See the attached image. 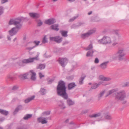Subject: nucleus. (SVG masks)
Wrapping results in <instances>:
<instances>
[{
    "mask_svg": "<svg viewBox=\"0 0 129 129\" xmlns=\"http://www.w3.org/2000/svg\"><path fill=\"white\" fill-rule=\"evenodd\" d=\"M56 91L57 94L61 96L64 99L67 100V103L69 106L73 105L74 102L70 99H68V94L66 91L65 83L62 80H60L58 82L57 87Z\"/></svg>",
    "mask_w": 129,
    "mask_h": 129,
    "instance_id": "obj_1",
    "label": "nucleus"
},
{
    "mask_svg": "<svg viewBox=\"0 0 129 129\" xmlns=\"http://www.w3.org/2000/svg\"><path fill=\"white\" fill-rule=\"evenodd\" d=\"M38 56L39 55H38L36 57L29 58L28 59H23L21 61H20L18 62L17 64L19 66H23V63L27 64L28 63H31L33 62L34 60H38Z\"/></svg>",
    "mask_w": 129,
    "mask_h": 129,
    "instance_id": "obj_2",
    "label": "nucleus"
},
{
    "mask_svg": "<svg viewBox=\"0 0 129 129\" xmlns=\"http://www.w3.org/2000/svg\"><path fill=\"white\" fill-rule=\"evenodd\" d=\"M127 46V45L124 43H122L121 44V60H126L125 56L126 54L125 50Z\"/></svg>",
    "mask_w": 129,
    "mask_h": 129,
    "instance_id": "obj_3",
    "label": "nucleus"
},
{
    "mask_svg": "<svg viewBox=\"0 0 129 129\" xmlns=\"http://www.w3.org/2000/svg\"><path fill=\"white\" fill-rule=\"evenodd\" d=\"M104 118H103V117H101L98 119L97 121H104L105 119L108 120H111L112 119L111 115L108 111L105 113L104 114Z\"/></svg>",
    "mask_w": 129,
    "mask_h": 129,
    "instance_id": "obj_4",
    "label": "nucleus"
},
{
    "mask_svg": "<svg viewBox=\"0 0 129 129\" xmlns=\"http://www.w3.org/2000/svg\"><path fill=\"white\" fill-rule=\"evenodd\" d=\"M22 18H16V22L15 23L14 25L15 27H14L15 28L18 30H19L21 28L22 26V24L21 23L22 19Z\"/></svg>",
    "mask_w": 129,
    "mask_h": 129,
    "instance_id": "obj_5",
    "label": "nucleus"
},
{
    "mask_svg": "<svg viewBox=\"0 0 129 129\" xmlns=\"http://www.w3.org/2000/svg\"><path fill=\"white\" fill-rule=\"evenodd\" d=\"M98 42L100 43L105 44L110 43L111 40L109 37L104 36L102 39L99 40Z\"/></svg>",
    "mask_w": 129,
    "mask_h": 129,
    "instance_id": "obj_6",
    "label": "nucleus"
},
{
    "mask_svg": "<svg viewBox=\"0 0 129 129\" xmlns=\"http://www.w3.org/2000/svg\"><path fill=\"white\" fill-rule=\"evenodd\" d=\"M96 30L95 28H94L89 30L86 33L82 34L81 36V37L82 38L85 39L86 38L88 37L92 34L95 33L96 31Z\"/></svg>",
    "mask_w": 129,
    "mask_h": 129,
    "instance_id": "obj_7",
    "label": "nucleus"
},
{
    "mask_svg": "<svg viewBox=\"0 0 129 129\" xmlns=\"http://www.w3.org/2000/svg\"><path fill=\"white\" fill-rule=\"evenodd\" d=\"M58 61L60 65L63 67L65 66V63H67L68 60L66 58H59Z\"/></svg>",
    "mask_w": 129,
    "mask_h": 129,
    "instance_id": "obj_8",
    "label": "nucleus"
},
{
    "mask_svg": "<svg viewBox=\"0 0 129 129\" xmlns=\"http://www.w3.org/2000/svg\"><path fill=\"white\" fill-rule=\"evenodd\" d=\"M112 58L114 60L118 59V60H120L121 59V50H119L115 54L113 55Z\"/></svg>",
    "mask_w": 129,
    "mask_h": 129,
    "instance_id": "obj_9",
    "label": "nucleus"
},
{
    "mask_svg": "<svg viewBox=\"0 0 129 129\" xmlns=\"http://www.w3.org/2000/svg\"><path fill=\"white\" fill-rule=\"evenodd\" d=\"M126 94L125 91L124 90H121V103L123 104L126 102Z\"/></svg>",
    "mask_w": 129,
    "mask_h": 129,
    "instance_id": "obj_10",
    "label": "nucleus"
},
{
    "mask_svg": "<svg viewBox=\"0 0 129 129\" xmlns=\"http://www.w3.org/2000/svg\"><path fill=\"white\" fill-rule=\"evenodd\" d=\"M56 20L54 18H51L46 20L45 21V23L48 25H51L55 23Z\"/></svg>",
    "mask_w": 129,
    "mask_h": 129,
    "instance_id": "obj_11",
    "label": "nucleus"
},
{
    "mask_svg": "<svg viewBox=\"0 0 129 129\" xmlns=\"http://www.w3.org/2000/svg\"><path fill=\"white\" fill-rule=\"evenodd\" d=\"M48 119V117H40L37 119L39 123H41L42 124H45L47 122V120Z\"/></svg>",
    "mask_w": 129,
    "mask_h": 129,
    "instance_id": "obj_12",
    "label": "nucleus"
},
{
    "mask_svg": "<svg viewBox=\"0 0 129 129\" xmlns=\"http://www.w3.org/2000/svg\"><path fill=\"white\" fill-rule=\"evenodd\" d=\"M18 31L15 28L13 27L9 31V34L11 36H13L15 35Z\"/></svg>",
    "mask_w": 129,
    "mask_h": 129,
    "instance_id": "obj_13",
    "label": "nucleus"
},
{
    "mask_svg": "<svg viewBox=\"0 0 129 129\" xmlns=\"http://www.w3.org/2000/svg\"><path fill=\"white\" fill-rule=\"evenodd\" d=\"M29 73L31 75V79L33 81H35L36 79V73L33 70H30L29 71Z\"/></svg>",
    "mask_w": 129,
    "mask_h": 129,
    "instance_id": "obj_14",
    "label": "nucleus"
},
{
    "mask_svg": "<svg viewBox=\"0 0 129 129\" xmlns=\"http://www.w3.org/2000/svg\"><path fill=\"white\" fill-rule=\"evenodd\" d=\"M29 14L31 17L34 19L38 18L40 16L39 14L36 13H30Z\"/></svg>",
    "mask_w": 129,
    "mask_h": 129,
    "instance_id": "obj_15",
    "label": "nucleus"
},
{
    "mask_svg": "<svg viewBox=\"0 0 129 129\" xmlns=\"http://www.w3.org/2000/svg\"><path fill=\"white\" fill-rule=\"evenodd\" d=\"M106 91L104 90L101 91L97 95V99L98 101L101 100L102 97L103 96Z\"/></svg>",
    "mask_w": 129,
    "mask_h": 129,
    "instance_id": "obj_16",
    "label": "nucleus"
},
{
    "mask_svg": "<svg viewBox=\"0 0 129 129\" xmlns=\"http://www.w3.org/2000/svg\"><path fill=\"white\" fill-rule=\"evenodd\" d=\"M99 79L102 81H108L111 80V78L104 77L103 75H101L99 77Z\"/></svg>",
    "mask_w": 129,
    "mask_h": 129,
    "instance_id": "obj_17",
    "label": "nucleus"
},
{
    "mask_svg": "<svg viewBox=\"0 0 129 129\" xmlns=\"http://www.w3.org/2000/svg\"><path fill=\"white\" fill-rule=\"evenodd\" d=\"M115 97L116 100H121V91L116 92L115 94Z\"/></svg>",
    "mask_w": 129,
    "mask_h": 129,
    "instance_id": "obj_18",
    "label": "nucleus"
},
{
    "mask_svg": "<svg viewBox=\"0 0 129 129\" xmlns=\"http://www.w3.org/2000/svg\"><path fill=\"white\" fill-rule=\"evenodd\" d=\"M118 91V88H115L112 89L111 90H109L108 93L107 95L105 96L106 97H107L109 95L113 94L114 92H117Z\"/></svg>",
    "mask_w": 129,
    "mask_h": 129,
    "instance_id": "obj_19",
    "label": "nucleus"
},
{
    "mask_svg": "<svg viewBox=\"0 0 129 129\" xmlns=\"http://www.w3.org/2000/svg\"><path fill=\"white\" fill-rule=\"evenodd\" d=\"M58 27V24H53L50 26V27L51 28V29L52 30H54L55 31H58L59 30V28H57Z\"/></svg>",
    "mask_w": 129,
    "mask_h": 129,
    "instance_id": "obj_20",
    "label": "nucleus"
},
{
    "mask_svg": "<svg viewBox=\"0 0 129 129\" xmlns=\"http://www.w3.org/2000/svg\"><path fill=\"white\" fill-rule=\"evenodd\" d=\"M108 63V61L104 62L100 64V67L101 69H104L106 68L107 64Z\"/></svg>",
    "mask_w": 129,
    "mask_h": 129,
    "instance_id": "obj_21",
    "label": "nucleus"
},
{
    "mask_svg": "<svg viewBox=\"0 0 129 129\" xmlns=\"http://www.w3.org/2000/svg\"><path fill=\"white\" fill-rule=\"evenodd\" d=\"M22 109V107L21 105H19L17 106L15 109L13 113V114L15 115L20 110Z\"/></svg>",
    "mask_w": 129,
    "mask_h": 129,
    "instance_id": "obj_22",
    "label": "nucleus"
},
{
    "mask_svg": "<svg viewBox=\"0 0 129 129\" xmlns=\"http://www.w3.org/2000/svg\"><path fill=\"white\" fill-rule=\"evenodd\" d=\"M76 86L75 83L72 82L69 84L68 85V89L69 90L71 89Z\"/></svg>",
    "mask_w": 129,
    "mask_h": 129,
    "instance_id": "obj_23",
    "label": "nucleus"
},
{
    "mask_svg": "<svg viewBox=\"0 0 129 129\" xmlns=\"http://www.w3.org/2000/svg\"><path fill=\"white\" fill-rule=\"evenodd\" d=\"M129 86V82H127L123 80L121 83V87L124 88Z\"/></svg>",
    "mask_w": 129,
    "mask_h": 129,
    "instance_id": "obj_24",
    "label": "nucleus"
},
{
    "mask_svg": "<svg viewBox=\"0 0 129 129\" xmlns=\"http://www.w3.org/2000/svg\"><path fill=\"white\" fill-rule=\"evenodd\" d=\"M86 76L85 74H82L79 80V84L80 85H81L83 84V81L86 77Z\"/></svg>",
    "mask_w": 129,
    "mask_h": 129,
    "instance_id": "obj_25",
    "label": "nucleus"
},
{
    "mask_svg": "<svg viewBox=\"0 0 129 129\" xmlns=\"http://www.w3.org/2000/svg\"><path fill=\"white\" fill-rule=\"evenodd\" d=\"M102 113H101L99 112L95 114L90 115L89 116L91 118H96L100 117Z\"/></svg>",
    "mask_w": 129,
    "mask_h": 129,
    "instance_id": "obj_26",
    "label": "nucleus"
},
{
    "mask_svg": "<svg viewBox=\"0 0 129 129\" xmlns=\"http://www.w3.org/2000/svg\"><path fill=\"white\" fill-rule=\"evenodd\" d=\"M35 97V95H33L30 97L26 99H25L24 101V102L25 103H27L29 102H30V101H32L34 99Z\"/></svg>",
    "mask_w": 129,
    "mask_h": 129,
    "instance_id": "obj_27",
    "label": "nucleus"
},
{
    "mask_svg": "<svg viewBox=\"0 0 129 129\" xmlns=\"http://www.w3.org/2000/svg\"><path fill=\"white\" fill-rule=\"evenodd\" d=\"M32 116V114H27L23 117V119L24 120H27L31 118Z\"/></svg>",
    "mask_w": 129,
    "mask_h": 129,
    "instance_id": "obj_28",
    "label": "nucleus"
},
{
    "mask_svg": "<svg viewBox=\"0 0 129 129\" xmlns=\"http://www.w3.org/2000/svg\"><path fill=\"white\" fill-rule=\"evenodd\" d=\"M0 113L5 116H7L9 114V112L8 111L0 109Z\"/></svg>",
    "mask_w": 129,
    "mask_h": 129,
    "instance_id": "obj_29",
    "label": "nucleus"
},
{
    "mask_svg": "<svg viewBox=\"0 0 129 129\" xmlns=\"http://www.w3.org/2000/svg\"><path fill=\"white\" fill-rule=\"evenodd\" d=\"M94 51L93 50H90L88 51L87 53L86 56L87 57L90 56L92 57L93 56V53Z\"/></svg>",
    "mask_w": 129,
    "mask_h": 129,
    "instance_id": "obj_30",
    "label": "nucleus"
},
{
    "mask_svg": "<svg viewBox=\"0 0 129 129\" xmlns=\"http://www.w3.org/2000/svg\"><path fill=\"white\" fill-rule=\"evenodd\" d=\"M56 37L55 42L58 43H61L62 41V37L60 38L59 36H56Z\"/></svg>",
    "mask_w": 129,
    "mask_h": 129,
    "instance_id": "obj_31",
    "label": "nucleus"
},
{
    "mask_svg": "<svg viewBox=\"0 0 129 129\" xmlns=\"http://www.w3.org/2000/svg\"><path fill=\"white\" fill-rule=\"evenodd\" d=\"M28 75V73H25L24 74H21L19 77L20 78L22 79H27V76Z\"/></svg>",
    "mask_w": 129,
    "mask_h": 129,
    "instance_id": "obj_32",
    "label": "nucleus"
},
{
    "mask_svg": "<svg viewBox=\"0 0 129 129\" xmlns=\"http://www.w3.org/2000/svg\"><path fill=\"white\" fill-rule=\"evenodd\" d=\"M60 32L62 36L66 37L68 36V35L67 34L68 33V31L62 30L60 31Z\"/></svg>",
    "mask_w": 129,
    "mask_h": 129,
    "instance_id": "obj_33",
    "label": "nucleus"
},
{
    "mask_svg": "<svg viewBox=\"0 0 129 129\" xmlns=\"http://www.w3.org/2000/svg\"><path fill=\"white\" fill-rule=\"evenodd\" d=\"M45 67V64H40L39 65L37 66V69H40L41 70L44 69Z\"/></svg>",
    "mask_w": 129,
    "mask_h": 129,
    "instance_id": "obj_34",
    "label": "nucleus"
},
{
    "mask_svg": "<svg viewBox=\"0 0 129 129\" xmlns=\"http://www.w3.org/2000/svg\"><path fill=\"white\" fill-rule=\"evenodd\" d=\"M16 18L15 19H11L9 20L8 22V24L9 25H11L15 24V23L16 22Z\"/></svg>",
    "mask_w": 129,
    "mask_h": 129,
    "instance_id": "obj_35",
    "label": "nucleus"
},
{
    "mask_svg": "<svg viewBox=\"0 0 129 129\" xmlns=\"http://www.w3.org/2000/svg\"><path fill=\"white\" fill-rule=\"evenodd\" d=\"M46 89L44 88H41L39 92L42 95H43L45 94L46 93Z\"/></svg>",
    "mask_w": 129,
    "mask_h": 129,
    "instance_id": "obj_36",
    "label": "nucleus"
},
{
    "mask_svg": "<svg viewBox=\"0 0 129 129\" xmlns=\"http://www.w3.org/2000/svg\"><path fill=\"white\" fill-rule=\"evenodd\" d=\"M59 105L61 107V109H63L65 108L64 105V104L61 101H60L59 102Z\"/></svg>",
    "mask_w": 129,
    "mask_h": 129,
    "instance_id": "obj_37",
    "label": "nucleus"
},
{
    "mask_svg": "<svg viewBox=\"0 0 129 129\" xmlns=\"http://www.w3.org/2000/svg\"><path fill=\"white\" fill-rule=\"evenodd\" d=\"M92 48L93 46L92 44L91 43L87 47L85 48V49L87 51L90 50H91V49Z\"/></svg>",
    "mask_w": 129,
    "mask_h": 129,
    "instance_id": "obj_38",
    "label": "nucleus"
},
{
    "mask_svg": "<svg viewBox=\"0 0 129 129\" xmlns=\"http://www.w3.org/2000/svg\"><path fill=\"white\" fill-rule=\"evenodd\" d=\"M82 24V23H79L78 25H76L75 24H74L72 25L71 28H76L80 26Z\"/></svg>",
    "mask_w": 129,
    "mask_h": 129,
    "instance_id": "obj_39",
    "label": "nucleus"
},
{
    "mask_svg": "<svg viewBox=\"0 0 129 129\" xmlns=\"http://www.w3.org/2000/svg\"><path fill=\"white\" fill-rule=\"evenodd\" d=\"M50 113V111H46L43 112L42 114V116L47 115H49Z\"/></svg>",
    "mask_w": 129,
    "mask_h": 129,
    "instance_id": "obj_40",
    "label": "nucleus"
},
{
    "mask_svg": "<svg viewBox=\"0 0 129 129\" xmlns=\"http://www.w3.org/2000/svg\"><path fill=\"white\" fill-rule=\"evenodd\" d=\"M36 21L37 23V26H40L43 24V22L40 20H37Z\"/></svg>",
    "mask_w": 129,
    "mask_h": 129,
    "instance_id": "obj_41",
    "label": "nucleus"
},
{
    "mask_svg": "<svg viewBox=\"0 0 129 129\" xmlns=\"http://www.w3.org/2000/svg\"><path fill=\"white\" fill-rule=\"evenodd\" d=\"M98 87L97 85V83H95L92 84L91 86V88L92 89H95Z\"/></svg>",
    "mask_w": 129,
    "mask_h": 129,
    "instance_id": "obj_42",
    "label": "nucleus"
},
{
    "mask_svg": "<svg viewBox=\"0 0 129 129\" xmlns=\"http://www.w3.org/2000/svg\"><path fill=\"white\" fill-rule=\"evenodd\" d=\"M17 129H27V128L25 125H22L17 127Z\"/></svg>",
    "mask_w": 129,
    "mask_h": 129,
    "instance_id": "obj_43",
    "label": "nucleus"
},
{
    "mask_svg": "<svg viewBox=\"0 0 129 129\" xmlns=\"http://www.w3.org/2000/svg\"><path fill=\"white\" fill-rule=\"evenodd\" d=\"M78 17V15H77V16H74L72 17V18L70 19L69 21L70 22H72L73 21L75 20Z\"/></svg>",
    "mask_w": 129,
    "mask_h": 129,
    "instance_id": "obj_44",
    "label": "nucleus"
},
{
    "mask_svg": "<svg viewBox=\"0 0 129 129\" xmlns=\"http://www.w3.org/2000/svg\"><path fill=\"white\" fill-rule=\"evenodd\" d=\"M40 41H34L33 42V43L35 44V45L34 46H35V47L38 46L39 43H40Z\"/></svg>",
    "mask_w": 129,
    "mask_h": 129,
    "instance_id": "obj_45",
    "label": "nucleus"
},
{
    "mask_svg": "<svg viewBox=\"0 0 129 129\" xmlns=\"http://www.w3.org/2000/svg\"><path fill=\"white\" fill-rule=\"evenodd\" d=\"M47 40L46 36H45L43 39L42 43H45L47 42Z\"/></svg>",
    "mask_w": 129,
    "mask_h": 129,
    "instance_id": "obj_46",
    "label": "nucleus"
},
{
    "mask_svg": "<svg viewBox=\"0 0 129 129\" xmlns=\"http://www.w3.org/2000/svg\"><path fill=\"white\" fill-rule=\"evenodd\" d=\"M56 38V36L54 37H51L49 38V39L51 41H54L55 42Z\"/></svg>",
    "mask_w": 129,
    "mask_h": 129,
    "instance_id": "obj_47",
    "label": "nucleus"
},
{
    "mask_svg": "<svg viewBox=\"0 0 129 129\" xmlns=\"http://www.w3.org/2000/svg\"><path fill=\"white\" fill-rule=\"evenodd\" d=\"M7 77L8 79H10L11 80H13L14 79V77L10 75H8L7 76Z\"/></svg>",
    "mask_w": 129,
    "mask_h": 129,
    "instance_id": "obj_48",
    "label": "nucleus"
},
{
    "mask_svg": "<svg viewBox=\"0 0 129 129\" xmlns=\"http://www.w3.org/2000/svg\"><path fill=\"white\" fill-rule=\"evenodd\" d=\"M3 7L2 6L0 7V15H1L3 12Z\"/></svg>",
    "mask_w": 129,
    "mask_h": 129,
    "instance_id": "obj_49",
    "label": "nucleus"
},
{
    "mask_svg": "<svg viewBox=\"0 0 129 129\" xmlns=\"http://www.w3.org/2000/svg\"><path fill=\"white\" fill-rule=\"evenodd\" d=\"M35 47V46H33V47H27L26 48V49L27 50L30 51Z\"/></svg>",
    "mask_w": 129,
    "mask_h": 129,
    "instance_id": "obj_50",
    "label": "nucleus"
},
{
    "mask_svg": "<svg viewBox=\"0 0 129 129\" xmlns=\"http://www.w3.org/2000/svg\"><path fill=\"white\" fill-rule=\"evenodd\" d=\"M8 0H1V3L4 4L8 2Z\"/></svg>",
    "mask_w": 129,
    "mask_h": 129,
    "instance_id": "obj_51",
    "label": "nucleus"
},
{
    "mask_svg": "<svg viewBox=\"0 0 129 129\" xmlns=\"http://www.w3.org/2000/svg\"><path fill=\"white\" fill-rule=\"evenodd\" d=\"M99 61L98 58H96L94 60V63H98L99 62Z\"/></svg>",
    "mask_w": 129,
    "mask_h": 129,
    "instance_id": "obj_52",
    "label": "nucleus"
},
{
    "mask_svg": "<svg viewBox=\"0 0 129 129\" xmlns=\"http://www.w3.org/2000/svg\"><path fill=\"white\" fill-rule=\"evenodd\" d=\"M18 88V87L16 86H14L12 88V90H17Z\"/></svg>",
    "mask_w": 129,
    "mask_h": 129,
    "instance_id": "obj_53",
    "label": "nucleus"
},
{
    "mask_svg": "<svg viewBox=\"0 0 129 129\" xmlns=\"http://www.w3.org/2000/svg\"><path fill=\"white\" fill-rule=\"evenodd\" d=\"M103 83V81H100L98 83H97V85L99 86L100 85L102 84Z\"/></svg>",
    "mask_w": 129,
    "mask_h": 129,
    "instance_id": "obj_54",
    "label": "nucleus"
},
{
    "mask_svg": "<svg viewBox=\"0 0 129 129\" xmlns=\"http://www.w3.org/2000/svg\"><path fill=\"white\" fill-rule=\"evenodd\" d=\"M7 38L8 39V40L10 41L11 40V37L9 35H8L7 36Z\"/></svg>",
    "mask_w": 129,
    "mask_h": 129,
    "instance_id": "obj_55",
    "label": "nucleus"
},
{
    "mask_svg": "<svg viewBox=\"0 0 129 129\" xmlns=\"http://www.w3.org/2000/svg\"><path fill=\"white\" fill-rule=\"evenodd\" d=\"M54 81V80L53 79H50L48 81V84H51V83H52Z\"/></svg>",
    "mask_w": 129,
    "mask_h": 129,
    "instance_id": "obj_56",
    "label": "nucleus"
},
{
    "mask_svg": "<svg viewBox=\"0 0 129 129\" xmlns=\"http://www.w3.org/2000/svg\"><path fill=\"white\" fill-rule=\"evenodd\" d=\"M40 77V78L44 77V76L41 73H39Z\"/></svg>",
    "mask_w": 129,
    "mask_h": 129,
    "instance_id": "obj_57",
    "label": "nucleus"
},
{
    "mask_svg": "<svg viewBox=\"0 0 129 129\" xmlns=\"http://www.w3.org/2000/svg\"><path fill=\"white\" fill-rule=\"evenodd\" d=\"M22 18V20L23 19H24V20H25L26 21H27L29 19L28 18H27V17H26V18H24L23 17H22L21 18Z\"/></svg>",
    "mask_w": 129,
    "mask_h": 129,
    "instance_id": "obj_58",
    "label": "nucleus"
},
{
    "mask_svg": "<svg viewBox=\"0 0 129 129\" xmlns=\"http://www.w3.org/2000/svg\"><path fill=\"white\" fill-rule=\"evenodd\" d=\"M69 43V42L68 41H65L64 42H63V45H64L66 44H68Z\"/></svg>",
    "mask_w": 129,
    "mask_h": 129,
    "instance_id": "obj_59",
    "label": "nucleus"
},
{
    "mask_svg": "<svg viewBox=\"0 0 129 129\" xmlns=\"http://www.w3.org/2000/svg\"><path fill=\"white\" fill-rule=\"evenodd\" d=\"M5 119V118L4 117L1 118H0V121H2L4 120Z\"/></svg>",
    "mask_w": 129,
    "mask_h": 129,
    "instance_id": "obj_60",
    "label": "nucleus"
},
{
    "mask_svg": "<svg viewBox=\"0 0 129 129\" xmlns=\"http://www.w3.org/2000/svg\"><path fill=\"white\" fill-rule=\"evenodd\" d=\"M29 44H30L29 45L30 46H31V44H33V43H32L29 42L28 43H27L26 44V46H27Z\"/></svg>",
    "mask_w": 129,
    "mask_h": 129,
    "instance_id": "obj_61",
    "label": "nucleus"
},
{
    "mask_svg": "<svg viewBox=\"0 0 129 129\" xmlns=\"http://www.w3.org/2000/svg\"><path fill=\"white\" fill-rule=\"evenodd\" d=\"M92 11H90L87 14L89 15H91L92 14Z\"/></svg>",
    "mask_w": 129,
    "mask_h": 129,
    "instance_id": "obj_62",
    "label": "nucleus"
},
{
    "mask_svg": "<svg viewBox=\"0 0 129 129\" xmlns=\"http://www.w3.org/2000/svg\"><path fill=\"white\" fill-rule=\"evenodd\" d=\"M69 119H67L65 121V123H67L69 122Z\"/></svg>",
    "mask_w": 129,
    "mask_h": 129,
    "instance_id": "obj_63",
    "label": "nucleus"
},
{
    "mask_svg": "<svg viewBox=\"0 0 129 129\" xmlns=\"http://www.w3.org/2000/svg\"><path fill=\"white\" fill-rule=\"evenodd\" d=\"M87 111L86 110L84 111H82V113L83 114H85L87 113Z\"/></svg>",
    "mask_w": 129,
    "mask_h": 129,
    "instance_id": "obj_64",
    "label": "nucleus"
}]
</instances>
